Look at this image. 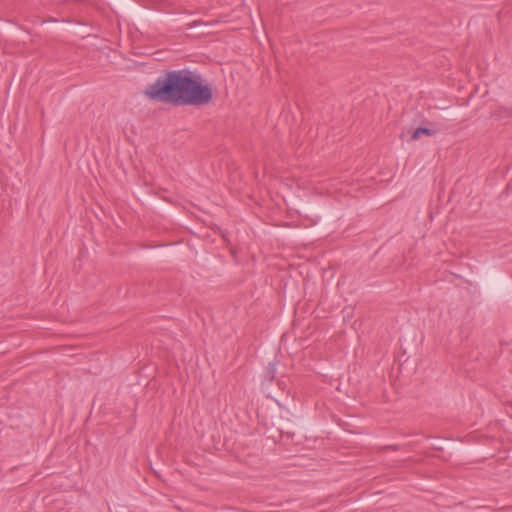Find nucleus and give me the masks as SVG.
Returning a JSON list of instances; mask_svg holds the SVG:
<instances>
[{"instance_id": "nucleus-1", "label": "nucleus", "mask_w": 512, "mask_h": 512, "mask_svg": "<svg viewBox=\"0 0 512 512\" xmlns=\"http://www.w3.org/2000/svg\"><path fill=\"white\" fill-rule=\"evenodd\" d=\"M143 94L151 101L179 106H204L213 99L212 86L188 68L164 71Z\"/></svg>"}, {"instance_id": "nucleus-2", "label": "nucleus", "mask_w": 512, "mask_h": 512, "mask_svg": "<svg viewBox=\"0 0 512 512\" xmlns=\"http://www.w3.org/2000/svg\"><path fill=\"white\" fill-rule=\"evenodd\" d=\"M436 133H437V130H435V129H430L427 127H418L413 131V133L411 135V140L416 141L421 137V135L433 136Z\"/></svg>"}, {"instance_id": "nucleus-3", "label": "nucleus", "mask_w": 512, "mask_h": 512, "mask_svg": "<svg viewBox=\"0 0 512 512\" xmlns=\"http://www.w3.org/2000/svg\"><path fill=\"white\" fill-rule=\"evenodd\" d=\"M276 373V363L270 362L265 371V378L268 379L269 381H273L276 376Z\"/></svg>"}, {"instance_id": "nucleus-4", "label": "nucleus", "mask_w": 512, "mask_h": 512, "mask_svg": "<svg viewBox=\"0 0 512 512\" xmlns=\"http://www.w3.org/2000/svg\"><path fill=\"white\" fill-rule=\"evenodd\" d=\"M503 109H508L507 107H499L495 112H494V116L496 117V119L498 120H506V119H509V118H512L510 116V113L505 111L503 112L502 110Z\"/></svg>"}, {"instance_id": "nucleus-5", "label": "nucleus", "mask_w": 512, "mask_h": 512, "mask_svg": "<svg viewBox=\"0 0 512 512\" xmlns=\"http://www.w3.org/2000/svg\"><path fill=\"white\" fill-rule=\"evenodd\" d=\"M278 386L280 389L284 390L286 387H287V383L285 380H279L278 381Z\"/></svg>"}, {"instance_id": "nucleus-6", "label": "nucleus", "mask_w": 512, "mask_h": 512, "mask_svg": "<svg viewBox=\"0 0 512 512\" xmlns=\"http://www.w3.org/2000/svg\"><path fill=\"white\" fill-rule=\"evenodd\" d=\"M385 448L386 449H392V450H398L399 446L398 445H389V446H386Z\"/></svg>"}, {"instance_id": "nucleus-7", "label": "nucleus", "mask_w": 512, "mask_h": 512, "mask_svg": "<svg viewBox=\"0 0 512 512\" xmlns=\"http://www.w3.org/2000/svg\"><path fill=\"white\" fill-rule=\"evenodd\" d=\"M503 112L507 111L510 113V116L512 117V107L510 109H503L502 110Z\"/></svg>"}]
</instances>
